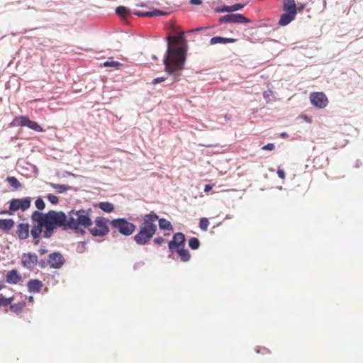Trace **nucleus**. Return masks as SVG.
I'll return each instance as SVG.
<instances>
[{
  "label": "nucleus",
  "instance_id": "obj_21",
  "mask_svg": "<svg viewBox=\"0 0 363 363\" xmlns=\"http://www.w3.org/2000/svg\"><path fill=\"white\" fill-rule=\"evenodd\" d=\"M176 250L182 262H188L190 259L191 255L188 250L182 247Z\"/></svg>",
  "mask_w": 363,
  "mask_h": 363
},
{
  "label": "nucleus",
  "instance_id": "obj_7",
  "mask_svg": "<svg viewBox=\"0 0 363 363\" xmlns=\"http://www.w3.org/2000/svg\"><path fill=\"white\" fill-rule=\"evenodd\" d=\"M11 125L26 126L36 132L43 131V128L36 122L30 121L29 118L23 116L16 117L11 123Z\"/></svg>",
  "mask_w": 363,
  "mask_h": 363
},
{
  "label": "nucleus",
  "instance_id": "obj_15",
  "mask_svg": "<svg viewBox=\"0 0 363 363\" xmlns=\"http://www.w3.org/2000/svg\"><path fill=\"white\" fill-rule=\"evenodd\" d=\"M6 279L9 284H16L21 280V277L16 270L13 269L7 272Z\"/></svg>",
  "mask_w": 363,
  "mask_h": 363
},
{
  "label": "nucleus",
  "instance_id": "obj_47",
  "mask_svg": "<svg viewBox=\"0 0 363 363\" xmlns=\"http://www.w3.org/2000/svg\"><path fill=\"white\" fill-rule=\"evenodd\" d=\"M281 137H285V136H286V133H282L281 134Z\"/></svg>",
  "mask_w": 363,
  "mask_h": 363
},
{
  "label": "nucleus",
  "instance_id": "obj_27",
  "mask_svg": "<svg viewBox=\"0 0 363 363\" xmlns=\"http://www.w3.org/2000/svg\"><path fill=\"white\" fill-rule=\"evenodd\" d=\"M159 226L161 229L163 230H172L171 223L164 218H161L159 220Z\"/></svg>",
  "mask_w": 363,
  "mask_h": 363
},
{
  "label": "nucleus",
  "instance_id": "obj_18",
  "mask_svg": "<svg viewBox=\"0 0 363 363\" xmlns=\"http://www.w3.org/2000/svg\"><path fill=\"white\" fill-rule=\"evenodd\" d=\"M135 14L138 16L152 17V16H164L167 14V12L162 11L159 9H154L153 11H145V12L138 11V12H136Z\"/></svg>",
  "mask_w": 363,
  "mask_h": 363
},
{
  "label": "nucleus",
  "instance_id": "obj_40",
  "mask_svg": "<svg viewBox=\"0 0 363 363\" xmlns=\"http://www.w3.org/2000/svg\"><path fill=\"white\" fill-rule=\"evenodd\" d=\"M164 241V238L162 237L157 238L154 240L155 243L157 245L162 244Z\"/></svg>",
  "mask_w": 363,
  "mask_h": 363
},
{
  "label": "nucleus",
  "instance_id": "obj_2",
  "mask_svg": "<svg viewBox=\"0 0 363 363\" xmlns=\"http://www.w3.org/2000/svg\"><path fill=\"white\" fill-rule=\"evenodd\" d=\"M184 33H180L177 36L168 35L167 49L164 56L163 62L165 70L174 77H178L184 68L185 62V50L179 41L184 40Z\"/></svg>",
  "mask_w": 363,
  "mask_h": 363
},
{
  "label": "nucleus",
  "instance_id": "obj_33",
  "mask_svg": "<svg viewBox=\"0 0 363 363\" xmlns=\"http://www.w3.org/2000/svg\"><path fill=\"white\" fill-rule=\"evenodd\" d=\"M35 205L36 208L39 210H43L45 208V203L40 197H39L36 199V201L35 202Z\"/></svg>",
  "mask_w": 363,
  "mask_h": 363
},
{
  "label": "nucleus",
  "instance_id": "obj_35",
  "mask_svg": "<svg viewBox=\"0 0 363 363\" xmlns=\"http://www.w3.org/2000/svg\"><path fill=\"white\" fill-rule=\"evenodd\" d=\"M47 198H48V201H49L51 203H52V204H56V203H58V201H59V200H58V197H57V196H55V195H53V194H48V195L47 196Z\"/></svg>",
  "mask_w": 363,
  "mask_h": 363
},
{
  "label": "nucleus",
  "instance_id": "obj_1",
  "mask_svg": "<svg viewBox=\"0 0 363 363\" xmlns=\"http://www.w3.org/2000/svg\"><path fill=\"white\" fill-rule=\"evenodd\" d=\"M66 218V213L63 211H50L47 213H43L35 211L31 216L33 226L30 230L34 244H38L40 234H43V238H49L57 228L67 230Z\"/></svg>",
  "mask_w": 363,
  "mask_h": 363
},
{
  "label": "nucleus",
  "instance_id": "obj_5",
  "mask_svg": "<svg viewBox=\"0 0 363 363\" xmlns=\"http://www.w3.org/2000/svg\"><path fill=\"white\" fill-rule=\"evenodd\" d=\"M110 224L112 228L125 236L132 235L135 230V225L125 218L113 219Z\"/></svg>",
  "mask_w": 363,
  "mask_h": 363
},
{
  "label": "nucleus",
  "instance_id": "obj_36",
  "mask_svg": "<svg viewBox=\"0 0 363 363\" xmlns=\"http://www.w3.org/2000/svg\"><path fill=\"white\" fill-rule=\"evenodd\" d=\"M275 148V146L273 143H268L267 145L263 146L262 149L267 150H273Z\"/></svg>",
  "mask_w": 363,
  "mask_h": 363
},
{
  "label": "nucleus",
  "instance_id": "obj_24",
  "mask_svg": "<svg viewBox=\"0 0 363 363\" xmlns=\"http://www.w3.org/2000/svg\"><path fill=\"white\" fill-rule=\"evenodd\" d=\"M244 7L243 4H236L232 6H224L220 9L221 12H233L240 10Z\"/></svg>",
  "mask_w": 363,
  "mask_h": 363
},
{
  "label": "nucleus",
  "instance_id": "obj_30",
  "mask_svg": "<svg viewBox=\"0 0 363 363\" xmlns=\"http://www.w3.org/2000/svg\"><path fill=\"white\" fill-rule=\"evenodd\" d=\"M189 245L192 250H197L199 247V240L196 238H191L189 241Z\"/></svg>",
  "mask_w": 363,
  "mask_h": 363
},
{
  "label": "nucleus",
  "instance_id": "obj_17",
  "mask_svg": "<svg viewBox=\"0 0 363 363\" xmlns=\"http://www.w3.org/2000/svg\"><path fill=\"white\" fill-rule=\"evenodd\" d=\"M43 287L42 281L38 279H30L28 282V291L31 293H37L40 292Z\"/></svg>",
  "mask_w": 363,
  "mask_h": 363
},
{
  "label": "nucleus",
  "instance_id": "obj_31",
  "mask_svg": "<svg viewBox=\"0 0 363 363\" xmlns=\"http://www.w3.org/2000/svg\"><path fill=\"white\" fill-rule=\"evenodd\" d=\"M116 12L118 16H125L129 13V11L126 7L120 6L116 8Z\"/></svg>",
  "mask_w": 363,
  "mask_h": 363
},
{
  "label": "nucleus",
  "instance_id": "obj_34",
  "mask_svg": "<svg viewBox=\"0 0 363 363\" xmlns=\"http://www.w3.org/2000/svg\"><path fill=\"white\" fill-rule=\"evenodd\" d=\"M121 64L116 61H106L104 63V67H118Z\"/></svg>",
  "mask_w": 363,
  "mask_h": 363
},
{
  "label": "nucleus",
  "instance_id": "obj_32",
  "mask_svg": "<svg viewBox=\"0 0 363 363\" xmlns=\"http://www.w3.org/2000/svg\"><path fill=\"white\" fill-rule=\"evenodd\" d=\"M208 225H209V222L206 218H201L200 219L199 227L202 230H203V231L207 230Z\"/></svg>",
  "mask_w": 363,
  "mask_h": 363
},
{
  "label": "nucleus",
  "instance_id": "obj_41",
  "mask_svg": "<svg viewBox=\"0 0 363 363\" xmlns=\"http://www.w3.org/2000/svg\"><path fill=\"white\" fill-rule=\"evenodd\" d=\"M271 95H272V91H264L263 94V96L267 101L269 100V97Z\"/></svg>",
  "mask_w": 363,
  "mask_h": 363
},
{
  "label": "nucleus",
  "instance_id": "obj_16",
  "mask_svg": "<svg viewBox=\"0 0 363 363\" xmlns=\"http://www.w3.org/2000/svg\"><path fill=\"white\" fill-rule=\"evenodd\" d=\"M16 233L20 239H26L29 235V225L21 223L17 227Z\"/></svg>",
  "mask_w": 363,
  "mask_h": 363
},
{
  "label": "nucleus",
  "instance_id": "obj_28",
  "mask_svg": "<svg viewBox=\"0 0 363 363\" xmlns=\"http://www.w3.org/2000/svg\"><path fill=\"white\" fill-rule=\"evenodd\" d=\"M6 181L14 189H18L21 186L19 181L14 177H8Z\"/></svg>",
  "mask_w": 363,
  "mask_h": 363
},
{
  "label": "nucleus",
  "instance_id": "obj_3",
  "mask_svg": "<svg viewBox=\"0 0 363 363\" xmlns=\"http://www.w3.org/2000/svg\"><path fill=\"white\" fill-rule=\"evenodd\" d=\"M66 217L67 230H72L77 233L83 234L84 229L93 224L89 210H71L66 214Z\"/></svg>",
  "mask_w": 363,
  "mask_h": 363
},
{
  "label": "nucleus",
  "instance_id": "obj_44",
  "mask_svg": "<svg viewBox=\"0 0 363 363\" xmlns=\"http://www.w3.org/2000/svg\"><path fill=\"white\" fill-rule=\"evenodd\" d=\"M211 189H212V186L211 185H209V184H207V185L205 186L204 191L205 192H208V191H211Z\"/></svg>",
  "mask_w": 363,
  "mask_h": 363
},
{
  "label": "nucleus",
  "instance_id": "obj_9",
  "mask_svg": "<svg viewBox=\"0 0 363 363\" xmlns=\"http://www.w3.org/2000/svg\"><path fill=\"white\" fill-rule=\"evenodd\" d=\"M310 101L315 107L323 108L328 104V98L323 92H314L310 94Z\"/></svg>",
  "mask_w": 363,
  "mask_h": 363
},
{
  "label": "nucleus",
  "instance_id": "obj_4",
  "mask_svg": "<svg viewBox=\"0 0 363 363\" xmlns=\"http://www.w3.org/2000/svg\"><path fill=\"white\" fill-rule=\"evenodd\" d=\"M157 219L158 216L156 214L145 216L143 223L140 226V231L134 237L137 244L144 245L152 238L157 230L155 222Z\"/></svg>",
  "mask_w": 363,
  "mask_h": 363
},
{
  "label": "nucleus",
  "instance_id": "obj_20",
  "mask_svg": "<svg viewBox=\"0 0 363 363\" xmlns=\"http://www.w3.org/2000/svg\"><path fill=\"white\" fill-rule=\"evenodd\" d=\"M283 11L297 12V6L295 0H284Z\"/></svg>",
  "mask_w": 363,
  "mask_h": 363
},
{
  "label": "nucleus",
  "instance_id": "obj_29",
  "mask_svg": "<svg viewBox=\"0 0 363 363\" xmlns=\"http://www.w3.org/2000/svg\"><path fill=\"white\" fill-rule=\"evenodd\" d=\"M13 300H14L13 296L6 298V297L4 296L2 294H0V306H6L8 305H11V303H12V301Z\"/></svg>",
  "mask_w": 363,
  "mask_h": 363
},
{
  "label": "nucleus",
  "instance_id": "obj_43",
  "mask_svg": "<svg viewBox=\"0 0 363 363\" xmlns=\"http://www.w3.org/2000/svg\"><path fill=\"white\" fill-rule=\"evenodd\" d=\"M190 3L193 5H200L201 4V0H190Z\"/></svg>",
  "mask_w": 363,
  "mask_h": 363
},
{
  "label": "nucleus",
  "instance_id": "obj_23",
  "mask_svg": "<svg viewBox=\"0 0 363 363\" xmlns=\"http://www.w3.org/2000/svg\"><path fill=\"white\" fill-rule=\"evenodd\" d=\"M48 185L54 189L57 194H62L70 188L69 186L65 184H58L52 182L49 183Z\"/></svg>",
  "mask_w": 363,
  "mask_h": 363
},
{
  "label": "nucleus",
  "instance_id": "obj_11",
  "mask_svg": "<svg viewBox=\"0 0 363 363\" xmlns=\"http://www.w3.org/2000/svg\"><path fill=\"white\" fill-rule=\"evenodd\" d=\"M185 242V236L182 233H176L174 237L173 240H171L169 242V248L170 251H173L174 250H177L182 247H184Z\"/></svg>",
  "mask_w": 363,
  "mask_h": 363
},
{
  "label": "nucleus",
  "instance_id": "obj_46",
  "mask_svg": "<svg viewBox=\"0 0 363 363\" xmlns=\"http://www.w3.org/2000/svg\"><path fill=\"white\" fill-rule=\"evenodd\" d=\"M28 301H29V302L32 303V302H33V297L32 296H30L28 297Z\"/></svg>",
  "mask_w": 363,
  "mask_h": 363
},
{
  "label": "nucleus",
  "instance_id": "obj_48",
  "mask_svg": "<svg viewBox=\"0 0 363 363\" xmlns=\"http://www.w3.org/2000/svg\"><path fill=\"white\" fill-rule=\"evenodd\" d=\"M3 284L0 283V290L2 289Z\"/></svg>",
  "mask_w": 363,
  "mask_h": 363
},
{
  "label": "nucleus",
  "instance_id": "obj_13",
  "mask_svg": "<svg viewBox=\"0 0 363 363\" xmlns=\"http://www.w3.org/2000/svg\"><path fill=\"white\" fill-rule=\"evenodd\" d=\"M65 259L59 252H53L48 256V263L53 269H60L64 264Z\"/></svg>",
  "mask_w": 363,
  "mask_h": 363
},
{
  "label": "nucleus",
  "instance_id": "obj_6",
  "mask_svg": "<svg viewBox=\"0 0 363 363\" xmlns=\"http://www.w3.org/2000/svg\"><path fill=\"white\" fill-rule=\"evenodd\" d=\"M109 220L103 217H97L94 220V226L91 225L88 228L91 234L94 236H104L106 235L109 229L108 228V223Z\"/></svg>",
  "mask_w": 363,
  "mask_h": 363
},
{
  "label": "nucleus",
  "instance_id": "obj_14",
  "mask_svg": "<svg viewBox=\"0 0 363 363\" xmlns=\"http://www.w3.org/2000/svg\"><path fill=\"white\" fill-rule=\"evenodd\" d=\"M285 13L281 14L279 21V24L285 26L292 22L297 14V12L291 11H284Z\"/></svg>",
  "mask_w": 363,
  "mask_h": 363
},
{
  "label": "nucleus",
  "instance_id": "obj_12",
  "mask_svg": "<svg viewBox=\"0 0 363 363\" xmlns=\"http://www.w3.org/2000/svg\"><path fill=\"white\" fill-rule=\"evenodd\" d=\"M220 21L221 22H227V23H249L250 20L245 18L243 15L240 13H232L228 14L224 16H222L220 18Z\"/></svg>",
  "mask_w": 363,
  "mask_h": 363
},
{
  "label": "nucleus",
  "instance_id": "obj_39",
  "mask_svg": "<svg viewBox=\"0 0 363 363\" xmlns=\"http://www.w3.org/2000/svg\"><path fill=\"white\" fill-rule=\"evenodd\" d=\"M48 264H49V263H48V261L40 260V261L39 262V266H40L41 268H45V267H46Z\"/></svg>",
  "mask_w": 363,
  "mask_h": 363
},
{
  "label": "nucleus",
  "instance_id": "obj_19",
  "mask_svg": "<svg viewBox=\"0 0 363 363\" xmlns=\"http://www.w3.org/2000/svg\"><path fill=\"white\" fill-rule=\"evenodd\" d=\"M235 41H236V40L234 38L216 36V37H213L210 40V43H211V45H215V44H218V43L226 44V43H235Z\"/></svg>",
  "mask_w": 363,
  "mask_h": 363
},
{
  "label": "nucleus",
  "instance_id": "obj_22",
  "mask_svg": "<svg viewBox=\"0 0 363 363\" xmlns=\"http://www.w3.org/2000/svg\"><path fill=\"white\" fill-rule=\"evenodd\" d=\"M14 225V222L11 219H0V230H9Z\"/></svg>",
  "mask_w": 363,
  "mask_h": 363
},
{
  "label": "nucleus",
  "instance_id": "obj_45",
  "mask_svg": "<svg viewBox=\"0 0 363 363\" xmlns=\"http://www.w3.org/2000/svg\"><path fill=\"white\" fill-rule=\"evenodd\" d=\"M303 9H304V5H301V6L297 7V11H303Z\"/></svg>",
  "mask_w": 363,
  "mask_h": 363
},
{
  "label": "nucleus",
  "instance_id": "obj_38",
  "mask_svg": "<svg viewBox=\"0 0 363 363\" xmlns=\"http://www.w3.org/2000/svg\"><path fill=\"white\" fill-rule=\"evenodd\" d=\"M277 174L279 178L284 179L285 178V172L284 170L279 169L277 171Z\"/></svg>",
  "mask_w": 363,
  "mask_h": 363
},
{
  "label": "nucleus",
  "instance_id": "obj_8",
  "mask_svg": "<svg viewBox=\"0 0 363 363\" xmlns=\"http://www.w3.org/2000/svg\"><path fill=\"white\" fill-rule=\"evenodd\" d=\"M30 197L13 199L10 201L9 208L11 211L21 210L22 211H25L30 208Z\"/></svg>",
  "mask_w": 363,
  "mask_h": 363
},
{
  "label": "nucleus",
  "instance_id": "obj_37",
  "mask_svg": "<svg viewBox=\"0 0 363 363\" xmlns=\"http://www.w3.org/2000/svg\"><path fill=\"white\" fill-rule=\"evenodd\" d=\"M164 80H165V78H164V77H157L152 80V84H157L158 83L164 82Z\"/></svg>",
  "mask_w": 363,
  "mask_h": 363
},
{
  "label": "nucleus",
  "instance_id": "obj_25",
  "mask_svg": "<svg viewBox=\"0 0 363 363\" xmlns=\"http://www.w3.org/2000/svg\"><path fill=\"white\" fill-rule=\"evenodd\" d=\"M25 306H26V303L24 301H20L17 303L11 305L10 309L13 313L18 314V313H21V311L25 308Z\"/></svg>",
  "mask_w": 363,
  "mask_h": 363
},
{
  "label": "nucleus",
  "instance_id": "obj_42",
  "mask_svg": "<svg viewBox=\"0 0 363 363\" xmlns=\"http://www.w3.org/2000/svg\"><path fill=\"white\" fill-rule=\"evenodd\" d=\"M38 252L40 255H43L48 252V250L45 247H43L40 248Z\"/></svg>",
  "mask_w": 363,
  "mask_h": 363
},
{
  "label": "nucleus",
  "instance_id": "obj_10",
  "mask_svg": "<svg viewBox=\"0 0 363 363\" xmlns=\"http://www.w3.org/2000/svg\"><path fill=\"white\" fill-rule=\"evenodd\" d=\"M21 264L23 267L32 269L38 264V257L35 253H23L21 256Z\"/></svg>",
  "mask_w": 363,
  "mask_h": 363
},
{
  "label": "nucleus",
  "instance_id": "obj_26",
  "mask_svg": "<svg viewBox=\"0 0 363 363\" xmlns=\"http://www.w3.org/2000/svg\"><path fill=\"white\" fill-rule=\"evenodd\" d=\"M98 206L100 209L107 213H111L114 210L113 204L110 202H100Z\"/></svg>",
  "mask_w": 363,
  "mask_h": 363
}]
</instances>
